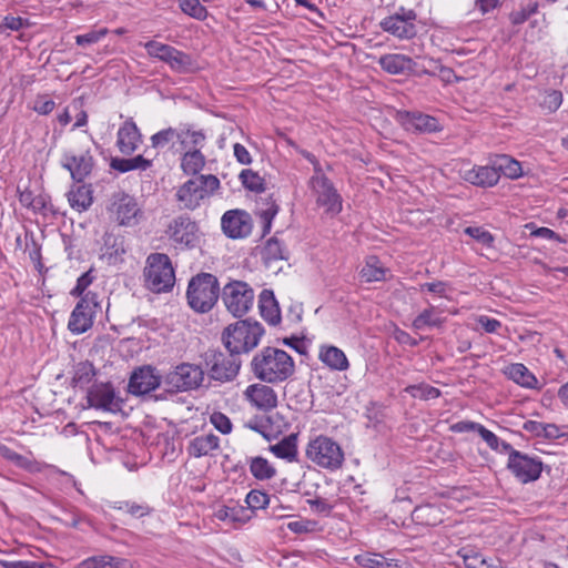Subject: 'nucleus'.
Listing matches in <instances>:
<instances>
[{"label":"nucleus","instance_id":"a211bd4d","mask_svg":"<svg viewBox=\"0 0 568 568\" xmlns=\"http://www.w3.org/2000/svg\"><path fill=\"white\" fill-rule=\"evenodd\" d=\"M199 227L186 214L174 217L168 229L169 237L176 244L194 247L199 241Z\"/></svg>","mask_w":568,"mask_h":568},{"label":"nucleus","instance_id":"5fc2aeb1","mask_svg":"<svg viewBox=\"0 0 568 568\" xmlns=\"http://www.w3.org/2000/svg\"><path fill=\"white\" fill-rule=\"evenodd\" d=\"M245 501L248 508L255 510L265 508L271 499L266 493L253 489L246 495Z\"/></svg>","mask_w":568,"mask_h":568},{"label":"nucleus","instance_id":"3c124183","mask_svg":"<svg viewBox=\"0 0 568 568\" xmlns=\"http://www.w3.org/2000/svg\"><path fill=\"white\" fill-rule=\"evenodd\" d=\"M464 233L486 247H493L494 245V235L481 226H467Z\"/></svg>","mask_w":568,"mask_h":568},{"label":"nucleus","instance_id":"6ab92c4d","mask_svg":"<svg viewBox=\"0 0 568 568\" xmlns=\"http://www.w3.org/2000/svg\"><path fill=\"white\" fill-rule=\"evenodd\" d=\"M87 402L89 407L112 413L119 410L121 404L111 383H94L88 388Z\"/></svg>","mask_w":568,"mask_h":568},{"label":"nucleus","instance_id":"4c0bfd02","mask_svg":"<svg viewBox=\"0 0 568 568\" xmlns=\"http://www.w3.org/2000/svg\"><path fill=\"white\" fill-rule=\"evenodd\" d=\"M205 165V156L202 150L186 151L181 156V168L185 174L195 175Z\"/></svg>","mask_w":568,"mask_h":568},{"label":"nucleus","instance_id":"dca6fc26","mask_svg":"<svg viewBox=\"0 0 568 568\" xmlns=\"http://www.w3.org/2000/svg\"><path fill=\"white\" fill-rule=\"evenodd\" d=\"M162 383L163 377L158 373L155 367L143 365L134 368L131 373L128 390L135 396L146 395L160 387Z\"/></svg>","mask_w":568,"mask_h":568},{"label":"nucleus","instance_id":"9b49d317","mask_svg":"<svg viewBox=\"0 0 568 568\" xmlns=\"http://www.w3.org/2000/svg\"><path fill=\"white\" fill-rule=\"evenodd\" d=\"M311 185L316 194V203L324 206L327 214L336 215L342 211L341 194L321 170H316V174L311 178Z\"/></svg>","mask_w":568,"mask_h":568},{"label":"nucleus","instance_id":"2eb2a0df","mask_svg":"<svg viewBox=\"0 0 568 568\" xmlns=\"http://www.w3.org/2000/svg\"><path fill=\"white\" fill-rule=\"evenodd\" d=\"M60 164L70 172L71 179L75 183H82L92 173L95 162L91 150L85 149L80 153L71 150L64 151Z\"/></svg>","mask_w":568,"mask_h":568},{"label":"nucleus","instance_id":"09e8293b","mask_svg":"<svg viewBox=\"0 0 568 568\" xmlns=\"http://www.w3.org/2000/svg\"><path fill=\"white\" fill-rule=\"evenodd\" d=\"M357 562L366 568H395L397 567L396 564H393L392 561H387L386 558H384L379 554H368V555H362L356 557Z\"/></svg>","mask_w":568,"mask_h":568},{"label":"nucleus","instance_id":"680f3d73","mask_svg":"<svg viewBox=\"0 0 568 568\" xmlns=\"http://www.w3.org/2000/svg\"><path fill=\"white\" fill-rule=\"evenodd\" d=\"M244 509L242 507H229L222 506L215 511V517L219 520H231V521H241L240 513H243Z\"/></svg>","mask_w":568,"mask_h":568},{"label":"nucleus","instance_id":"c756f323","mask_svg":"<svg viewBox=\"0 0 568 568\" xmlns=\"http://www.w3.org/2000/svg\"><path fill=\"white\" fill-rule=\"evenodd\" d=\"M504 374L516 384L526 388H536L535 375L521 363H513L505 367Z\"/></svg>","mask_w":568,"mask_h":568},{"label":"nucleus","instance_id":"e433bc0d","mask_svg":"<svg viewBox=\"0 0 568 568\" xmlns=\"http://www.w3.org/2000/svg\"><path fill=\"white\" fill-rule=\"evenodd\" d=\"M126 560L123 558L102 555L92 556L79 564L78 568H125Z\"/></svg>","mask_w":568,"mask_h":568},{"label":"nucleus","instance_id":"338daca9","mask_svg":"<svg viewBox=\"0 0 568 568\" xmlns=\"http://www.w3.org/2000/svg\"><path fill=\"white\" fill-rule=\"evenodd\" d=\"M480 428H485V426L470 420H460L450 426V430L454 433L477 432L479 435Z\"/></svg>","mask_w":568,"mask_h":568},{"label":"nucleus","instance_id":"864d4df0","mask_svg":"<svg viewBox=\"0 0 568 568\" xmlns=\"http://www.w3.org/2000/svg\"><path fill=\"white\" fill-rule=\"evenodd\" d=\"M108 33H109L108 28L90 30L87 33L78 34L75 37V43L80 47H88V45L99 42Z\"/></svg>","mask_w":568,"mask_h":568},{"label":"nucleus","instance_id":"4468645a","mask_svg":"<svg viewBox=\"0 0 568 568\" xmlns=\"http://www.w3.org/2000/svg\"><path fill=\"white\" fill-rule=\"evenodd\" d=\"M417 14L414 10H406L404 7L393 16L386 17L379 22L383 31L390 33L398 39H412L416 36L415 20Z\"/></svg>","mask_w":568,"mask_h":568},{"label":"nucleus","instance_id":"0eeeda50","mask_svg":"<svg viewBox=\"0 0 568 568\" xmlns=\"http://www.w3.org/2000/svg\"><path fill=\"white\" fill-rule=\"evenodd\" d=\"M205 379L204 369L196 364L181 363L163 377L165 390L181 393L197 389Z\"/></svg>","mask_w":568,"mask_h":568},{"label":"nucleus","instance_id":"13d9d810","mask_svg":"<svg viewBox=\"0 0 568 568\" xmlns=\"http://www.w3.org/2000/svg\"><path fill=\"white\" fill-rule=\"evenodd\" d=\"M118 509H125L131 516L141 518L151 513V508L146 504H136L131 501L120 503Z\"/></svg>","mask_w":568,"mask_h":568},{"label":"nucleus","instance_id":"9d476101","mask_svg":"<svg viewBox=\"0 0 568 568\" xmlns=\"http://www.w3.org/2000/svg\"><path fill=\"white\" fill-rule=\"evenodd\" d=\"M99 307L98 294L90 291L87 292L71 312L68 328L77 335L85 333L92 327L93 318Z\"/></svg>","mask_w":568,"mask_h":568},{"label":"nucleus","instance_id":"cd10ccee","mask_svg":"<svg viewBox=\"0 0 568 568\" xmlns=\"http://www.w3.org/2000/svg\"><path fill=\"white\" fill-rule=\"evenodd\" d=\"M178 141L184 152L192 150H202L206 142V135L203 130H194L185 124L179 130Z\"/></svg>","mask_w":568,"mask_h":568},{"label":"nucleus","instance_id":"2f4dec72","mask_svg":"<svg viewBox=\"0 0 568 568\" xmlns=\"http://www.w3.org/2000/svg\"><path fill=\"white\" fill-rule=\"evenodd\" d=\"M320 359L335 371H346L349 366L345 353L335 346L322 347L320 351Z\"/></svg>","mask_w":568,"mask_h":568},{"label":"nucleus","instance_id":"a878e982","mask_svg":"<svg viewBox=\"0 0 568 568\" xmlns=\"http://www.w3.org/2000/svg\"><path fill=\"white\" fill-rule=\"evenodd\" d=\"M258 310L261 316L270 324L277 325L281 322V310L272 290L264 288L258 296Z\"/></svg>","mask_w":568,"mask_h":568},{"label":"nucleus","instance_id":"f704fd0d","mask_svg":"<svg viewBox=\"0 0 568 568\" xmlns=\"http://www.w3.org/2000/svg\"><path fill=\"white\" fill-rule=\"evenodd\" d=\"M110 166L121 173H125L132 170H148L152 166V161L145 159L143 155H136L131 159L125 158H112Z\"/></svg>","mask_w":568,"mask_h":568},{"label":"nucleus","instance_id":"bf43d9fd","mask_svg":"<svg viewBox=\"0 0 568 568\" xmlns=\"http://www.w3.org/2000/svg\"><path fill=\"white\" fill-rule=\"evenodd\" d=\"M55 108V102L48 99L45 94L37 95L33 104V111L41 115L50 114Z\"/></svg>","mask_w":568,"mask_h":568},{"label":"nucleus","instance_id":"f8f14e48","mask_svg":"<svg viewBox=\"0 0 568 568\" xmlns=\"http://www.w3.org/2000/svg\"><path fill=\"white\" fill-rule=\"evenodd\" d=\"M507 469L523 484L536 481L542 471V462L517 449L510 453Z\"/></svg>","mask_w":568,"mask_h":568},{"label":"nucleus","instance_id":"5701e85b","mask_svg":"<svg viewBox=\"0 0 568 568\" xmlns=\"http://www.w3.org/2000/svg\"><path fill=\"white\" fill-rule=\"evenodd\" d=\"M175 196L176 201L181 204V209L195 210L200 206L201 201L206 197V192L194 178L182 184L176 191Z\"/></svg>","mask_w":568,"mask_h":568},{"label":"nucleus","instance_id":"f3484780","mask_svg":"<svg viewBox=\"0 0 568 568\" xmlns=\"http://www.w3.org/2000/svg\"><path fill=\"white\" fill-rule=\"evenodd\" d=\"M395 119L406 131L412 133H434L443 129L435 116L419 111L399 110L396 112Z\"/></svg>","mask_w":568,"mask_h":568},{"label":"nucleus","instance_id":"de8ad7c7","mask_svg":"<svg viewBox=\"0 0 568 568\" xmlns=\"http://www.w3.org/2000/svg\"><path fill=\"white\" fill-rule=\"evenodd\" d=\"M181 10L196 20L203 21L207 17V10L199 0H178Z\"/></svg>","mask_w":568,"mask_h":568},{"label":"nucleus","instance_id":"7ed1b4c3","mask_svg":"<svg viewBox=\"0 0 568 568\" xmlns=\"http://www.w3.org/2000/svg\"><path fill=\"white\" fill-rule=\"evenodd\" d=\"M220 295L219 280L211 273L201 272L189 282L186 300L189 306L196 313L210 312L219 301Z\"/></svg>","mask_w":568,"mask_h":568},{"label":"nucleus","instance_id":"603ef678","mask_svg":"<svg viewBox=\"0 0 568 568\" xmlns=\"http://www.w3.org/2000/svg\"><path fill=\"white\" fill-rule=\"evenodd\" d=\"M386 270L382 266H377L371 261H367L366 265L361 271L362 278L367 282H378L385 280Z\"/></svg>","mask_w":568,"mask_h":568},{"label":"nucleus","instance_id":"c9c22d12","mask_svg":"<svg viewBox=\"0 0 568 568\" xmlns=\"http://www.w3.org/2000/svg\"><path fill=\"white\" fill-rule=\"evenodd\" d=\"M261 255L266 267H271L273 262L287 258L284 245L276 236H272L266 241Z\"/></svg>","mask_w":568,"mask_h":568},{"label":"nucleus","instance_id":"bb28decb","mask_svg":"<svg viewBox=\"0 0 568 568\" xmlns=\"http://www.w3.org/2000/svg\"><path fill=\"white\" fill-rule=\"evenodd\" d=\"M412 519L417 525L435 527L443 523V511L434 504L419 505L413 510Z\"/></svg>","mask_w":568,"mask_h":568},{"label":"nucleus","instance_id":"69168bd1","mask_svg":"<svg viewBox=\"0 0 568 568\" xmlns=\"http://www.w3.org/2000/svg\"><path fill=\"white\" fill-rule=\"evenodd\" d=\"M13 465L23 470L36 473L40 470L39 463L28 456L18 454Z\"/></svg>","mask_w":568,"mask_h":568},{"label":"nucleus","instance_id":"473e14b6","mask_svg":"<svg viewBox=\"0 0 568 568\" xmlns=\"http://www.w3.org/2000/svg\"><path fill=\"white\" fill-rule=\"evenodd\" d=\"M270 450L278 458L297 462V434H290L277 444L271 445Z\"/></svg>","mask_w":568,"mask_h":568},{"label":"nucleus","instance_id":"7c9ffc66","mask_svg":"<svg viewBox=\"0 0 568 568\" xmlns=\"http://www.w3.org/2000/svg\"><path fill=\"white\" fill-rule=\"evenodd\" d=\"M256 204V214L261 217L263 222V235H265L271 231L272 221L278 212V205L276 204V201L273 199V195L260 197Z\"/></svg>","mask_w":568,"mask_h":568},{"label":"nucleus","instance_id":"20e7f679","mask_svg":"<svg viewBox=\"0 0 568 568\" xmlns=\"http://www.w3.org/2000/svg\"><path fill=\"white\" fill-rule=\"evenodd\" d=\"M143 275L145 286L155 293L169 292L175 282L171 260L163 253H152L148 256Z\"/></svg>","mask_w":568,"mask_h":568},{"label":"nucleus","instance_id":"f03ea898","mask_svg":"<svg viewBox=\"0 0 568 568\" xmlns=\"http://www.w3.org/2000/svg\"><path fill=\"white\" fill-rule=\"evenodd\" d=\"M264 334V327L257 321L240 320L230 324L222 333V341L227 352L248 353L255 348Z\"/></svg>","mask_w":568,"mask_h":568},{"label":"nucleus","instance_id":"e2e57ef3","mask_svg":"<svg viewBox=\"0 0 568 568\" xmlns=\"http://www.w3.org/2000/svg\"><path fill=\"white\" fill-rule=\"evenodd\" d=\"M200 186L206 192V196L220 187V180L213 175H200L195 178Z\"/></svg>","mask_w":568,"mask_h":568},{"label":"nucleus","instance_id":"aec40b11","mask_svg":"<svg viewBox=\"0 0 568 568\" xmlns=\"http://www.w3.org/2000/svg\"><path fill=\"white\" fill-rule=\"evenodd\" d=\"M221 226L227 237L243 239L252 232V217L244 210H230L223 214Z\"/></svg>","mask_w":568,"mask_h":568},{"label":"nucleus","instance_id":"c85d7f7f","mask_svg":"<svg viewBox=\"0 0 568 568\" xmlns=\"http://www.w3.org/2000/svg\"><path fill=\"white\" fill-rule=\"evenodd\" d=\"M219 446L220 438L214 434L196 436L190 442L187 453L190 456L200 458L209 455L212 450L217 449Z\"/></svg>","mask_w":568,"mask_h":568},{"label":"nucleus","instance_id":"8fccbe9b","mask_svg":"<svg viewBox=\"0 0 568 568\" xmlns=\"http://www.w3.org/2000/svg\"><path fill=\"white\" fill-rule=\"evenodd\" d=\"M179 130L173 128L163 129L154 133L151 138V146L153 149H161L168 145L174 138L178 140Z\"/></svg>","mask_w":568,"mask_h":568},{"label":"nucleus","instance_id":"6e6552de","mask_svg":"<svg viewBox=\"0 0 568 568\" xmlns=\"http://www.w3.org/2000/svg\"><path fill=\"white\" fill-rule=\"evenodd\" d=\"M144 49L151 58L159 59L160 61L170 65V68L179 73L193 72L196 69L193 58L176 48L150 40L144 44Z\"/></svg>","mask_w":568,"mask_h":568},{"label":"nucleus","instance_id":"79ce46f5","mask_svg":"<svg viewBox=\"0 0 568 568\" xmlns=\"http://www.w3.org/2000/svg\"><path fill=\"white\" fill-rule=\"evenodd\" d=\"M444 323L445 318L437 316L436 308L429 306L414 318L412 325L415 329H423L425 327H440Z\"/></svg>","mask_w":568,"mask_h":568},{"label":"nucleus","instance_id":"f257e3e1","mask_svg":"<svg viewBox=\"0 0 568 568\" xmlns=\"http://www.w3.org/2000/svg\"><path fill=\"white\" fill-rule=\"evenodd\" d=\"M251 371L257 379L277 384L294 374L295 364L285 351L267 346L253 356Z\"/></svg>","mask_w":568,"mask_h":568},{"label":"nucleus","instance_id":"6e6d98bb","mask_svg":"<svg viewBox=\"0 0 568 568\" xmlns=\"http://www.w3.org/2000/svg\"><path fill=\"white\" fill-rule=\"evenodd\" d=\"M33 213L42 214L43 216H47L49 213L57 214V211L54 210L53 204L51 203V199L47 194H39L34 197V202L31 206Z\"/></svg>","mask_w":568,"mask_h":568},{"label":"nucleus","instance_id":"423d86ee","mask_svg":"<svg viewBox=\"0 0 568 568\" xmlns=\"http://www.w3.org/2000/svg\"><path fill=\"white\" fill-rule=\"evenodd\" d=\"M202 358L209 378L220 383L234 381L242 365L236 353L229 352L226 354L220 349H207Z\"/></svg>","mask_w":568,"mask_h":568},{"label":"nucleus","instance_id":"58836bf2","mask_svg":"<svg viewBox=\"0 0 568 568\" xmlns=\"http://www.w3.org/2000/svg\"><path fill=\"white\" fill-rule=\"evenodd\" d=\"M494 165L498 170V174H504L509 179H518L523 175L521 164L507 154L497 155Z\"/></svg>","mask_w":568,"mask_h":568},{"label":"nucleus","instance_id":"4be33fe9","mask_svg":"<svg viewBox=\"0 0 568 568\" xmlns=\"http://www.w3.org/2000/svg\"><path fill=\"white\" fill-rule=\"evenodd\" d=\"M246 398L261 410H271L277 406L275 390L263 384L250 385L244 392Z\"/></svg>","mask_w":568,"mask_h":568},{"label":"nucleus","instance_id":"393cba45","mask_svg":"<svg viewBox=\"0 0 568 568\" xmlns=\"http://www.w3.org/2000/svg\"><path fill=\"white\" fill-rule=\"evenodd\" d=\"M378 64L381 68L395 75L408 74L414 71L416 63L409 57L399 53H388L379 58Z\"/></svg>","mask_w":568,"mask_h":568},{"label":"nucleus","instance_id":"ddd939ff","mask_svg":"<svg viewBox=\"0 0 568 568\" xmlns=\"http://www.w3.org/2000/svg\"><path fill=\"white\" fill-rule=\"evenodd\" d=\"M109 210L114 214L115 221L123 226L136 225L143 215L135 197L123 191L112 195Z\"/></svg>","mask_w":568,"mask_h":568},{"label":"nucleus","instance_id":"0e129e2a","mask_svg":"<svg viewBox=\"0 0 568 568\" xmlns=\"http://www.w3.org/2000/svg\"><path fill=\"white\" fill-rule=\"evenodd\" d=\"M316 523L310 519L290 521L287 528L294 534H306L314 530Z\"/></svg>","mask_w":568,"mask_h":568},{"label":"nucleus","instance_id":"1a4fd4ad","mask_svg":"<svg viewBox=\"0 0 568 568\" xmlns=\"http://www.w3.org/2000/svg\"><path fill=\"white\" fill-rule=\"evenodd\" d=\"M253 288L243 281H232L221 290L226 310L235 317L244 316L254 303Z\"/></svg>","mask_w":568,"mask_h":568},{"label":"nucleus","instance_id":"4d7b16f0","mask_svg":"<svg viewBox=\"0 0 568 568\" xmlns=\"http://www.w3.org/2000/svg\"><path fill=\"white\" fill-rule=\"evenodd\" d=\"M94 276L92 275V270L83 273L78 280L75 286L71 290L70 294L74 297H82L85 295V290L93 282Z\"/></svg>","mask_w":568,"mask_h":568},{"label":"nucleus","instance_id":"412c9836","mask_svg":"<svg viewBox=\"0 0 568 568\" xmlns=\"http://www.w3.org/2000/svg\"><path fill=\"white\" fill-rule=\"evenodd\" d=\"M142 142V134L132 118L125 120L118 130L116 145L122 154L131 155Z\"/></svg>","mask_w":568,"mask_h":568},{"label":"nucleus","instance_id":"37998d69","mask_svg":"<svg viewBox=\"0 0 568 568\" xmlns=\"http://www.w3.org/2000/svg\"><path fill=\"white\" fill-rule=\"evenodd\" d=\"M480 437L493 450L500 454H508V456H510V453L515 450V448L509 443L500 439L496 434L486 427L480 428Z\"/></svg>","mask_w":568,"mask_h":568},{"label":"nucleus","instance_id":"b1692460","mask_svg":"<svg viewBox=\"0 0 568 568\" xmlns=\"http://www.w3.org/2000/svg\"><path fill=\"white\" fill-rule=\"evenodd\" d=\"M463 179L478 187H491L499 181V174L496 166L493 165H475L463 173Z\"/></svg>","mask_w":568,"mask_h":568},{"label":"nucleus","instance_id":"39448f33","mask_svg":"<svg viewBox=\"0 0 568 568\" xmlns=\"http://www.w3.org/2000/svg\"><path fill=\"white\" fill-rule=\"evenodd\" d=\"M305 455L312 463L328 470L339 469L345 460L342 447L324 435H318L308 442Z\"/></svg>","mask_w":568,"mask_h":568},{"label":"nucleus","instance_id":"774afa93","mask_svg":"<svg viewBox=\"0 0 568 568\" xmlns=\"http://www.w3.org/2000/svg\"><path fill=\"white\" fill-rule=\"evenodd\" d=\"M0 566L2 568H44V565L37 561H10V560H0Z\"/></svg>","mask_w":568,"mask_h":568},{"label":"nucleus","instance_id":"72a5a7b5","mask_svg":"<svg viewBox=\"0 0 568 568\" xmlns=\"http://www.w3.org/2000/svg\"><path fill=\"white\" fill-rule=\"evenodd\" d=\"M68 201L71 207L78 212L87 211L93 202L90 185L81 184L70 190L68 193Z\"/></svg>","mask_w":568,"mask_h":568},{"label":"nucleus","instance_id":"052dcab7","mask_svg":"<svg viewBox=\"0 0 568 568\" xmlns=\"http://www.w3.org/2000/svg\"><path fill=\"white\" fill-rule=\"evenodd\" d=\"M210 419L213 426L222 434L226 435L232 432L231 419L225 414L215 412L211 415Z\"/></svg>","mask_w":568,"mask_h":568},{"label":"nucleus","instance_id":"ea45409f","mask_svg":"<svg viewBox=\"0 0 568 568\" xmlns=\"http://www.w3.org/2000/svg\"><path fill=\"white\" fill-rule=\"evenodd\" d=\"M95 375H97V369L91 362H89V361L80 362L74 367L72 385L74 387L83 388L92 382V379L95 377Z\"/></svg>","mask_w":568,"mask_h":568},{"label":"nucleus","instance_id":"a18cd8bd","mask_svg":"<svg viewBox=\"0 0 568 568\" xmlns=\"http://www.w3.org/2000/svg\"><path fill=\"white\" fill-rule=\"evenodd\" d=\"M240 180L243 184V186L252 192H263L265 189V182L262 176L257 172H254L252 170H243L240 173Z\"/></svg>","mask_w":568,"mask_h":568},{"label":"nucleus","instance_id":"a19ab883","mask_svg":"<svg viewBox=\"0 0 568 568\" xmlns=\"http://www.w3.org/2000/svg\"><path fill=\"white\" fill-rule=\"evenodd\" d=\"M250 471L257 480H268L276 475V469L264 457L256 456L250 459Z\"/></svg>","mask_w":568,"mask_h":568},{"label":"nucleus","instance_id":"c03bdc74","mask_svg":"<svg viewBox=\"0 0 568 568\" xmlns=\"http://www.w3.org/2000/svg\"><path fill=\"white\" fill-rule=\"evenodd\" d=\"M103 246L105 254L109 256H119L126 252L124 246V237L114 233H105L103 235Z\"/></svg>","mask_w":568,"mask_h":568},{"label":"nucleus","instance_id":"49530a36","mask_svg":"<svg viewBox=\"0 0 568 568\" xmlns=\"http://www.w3.org/2000/svg\"><path fill=\"white\" fill-rule=\"evenodd\" d=\"M404 390L410 396L424 400L438 398L442 394L438 388L428 384L408 385Z\"/></svg>","mask_w":568,"mask_h":568}]
</instances>
